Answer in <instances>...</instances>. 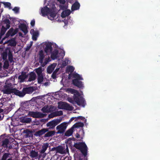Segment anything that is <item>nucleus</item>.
<instances>
[{
	"instance_id": "nucleus-1",
	"label": "nucleus",
	"mask_w": 160,
	"mask_h": 160,
	"mask_svg": "<svg viewBox=\"0 0 160 160\" xmlns=\"http://www.w3.org/2000/svg\"><path fill=\"white\" fill-rule=\"evenodd\" d=\"M73 99L71 98H68V101L73 104L77 103L79 106L84 107L86 104L85 101L83 98L80 97V94H74L73 97Z\"/></svg>"
},
{
	"instance_id": "nucleus-2",
	"label": "nucleus",
	"mask_w": 160,
	"mask_h": 160,
	"mask_svg": "<svg viewBox=\"0 0 160 160\" xmlns=\"http://www.w3.org/2000/svg\"><path fill=\"white\" fill-rule=\"evenodd\" d=\"M73 147L76 149L79 150L84 157L87 156L88 148L84 142H74Z\"/></svg>"
},
{
	"instance_id": "nucleus-3",
	"label": "nucleus",
	"mask_w": 160,
	"mask_h": 160,
	"mask_svg": "<svg viewBox=\"0 0 160 160\" xmlns=\"http://www.w3.org/2000/svg\"><path fill=\"white\" fill-rule=\"evenodd\" d=\"M73 147L76 149L79 150L84 157L87 156L88 148L84 142H74Z\"/></svg>"
},
{
	"instance_id": "nucleus-4",
	"label": "nucleus",
	"mask_w": 160,
	"mask_h": 160,
	"mask_svg": "<svg viewBox=\"0 0 160 160\" xmlns=\"http://www.w3.org/2000/svg\"><path fill=\"white\" fill-rule=\"evenodd\" d=\"M33 90V88L31 87L23 88L22 91L17 89L16 95L20 97H23L26 94L32 93Z\"/></svg>"
},
{
	"instance_id": "nucleus-5",
	"label": "nucleus",
	"mask_w": 160,
	"mask_h": 160,
	"mask_svg": "<svg viewBox=\"0 0 160 160\" xmlns=\"http://www.w3.org/2000/svg\"><path fill=\"white\" fill-rule=\"evenodd\" d=\"M11 86L12 84L11 83H6L4 86V88L3 90V93L7 94H9L12 93L16 95L17 89L15 88H11Z\"/></svg>"
},
{
	"instance_id": "nucleus-6",
	"label": "nucleus",
	"mask_w": 160,
	"mask_h": 160,
	"mask_svg": "<svg viewBox=\"0 0 160 160\" xmlns=\"http://www.w3.org/2000/svg\"><path fill=\"white\" fill-rule=\"evenodd\" d=\"M68 126V123L66 122H62L57 126L56 128V130H57L56 133L60 134L63 133L65 132Z\"/></svg>"
},
{
	"instance_id": "nucleus-7",
	"label": "nucleus",
	"mask_w": 160,
	"mask_h": 160,
	"mask_svg": "<svg viewBox=\"0 0 160 160\" xmlns=\"http://www.w3.org/2000/svg\"><path fill=\"white\" fill-rule=\"evenodd\" d=\"M61 119H56L48 122L46 124L47 127L49 129H53L61 121Z\"/></svg>"
},
{
	"instance_id": "nucleus-8",
	"label": "nucleus",
	"mask_w": 160,
	"mask_h": 160,
	"mask_svg": "<svg viewBox=\"0 0 160 160\" xmlns=\"http://www.w3.org/2000/svg\"><path fill=\"white\" fill-rule=\"evenodd\" d=\"M28 115L34 118H42L44 117V114L40 112L30 111Z\"/></svg>"
},
{
	"instance_id": "nucleus-9",
	"label": "nucleus",
	"mask_w": 160,
	"mask_h": 160,
	"mask_svg": "<svg viewBox=\"0 0 160 160\" xmlns=\"http://www.w3.org/2000/svg\"><path fill=\"white\" fill-rule=\"evenodd\" d=\"M49 146V144L48 143H43L42 147L41 149L40 150V153L42 155V158H44L46 156V153H45Z\"/></svg>"
},
{
	"instance_id": "nucleus-10",
	"label": "nucleus",
	"mask_w": 160,
	"mask_h": 160,
	"mask_svg": "<svg viewBox=\"0 0 160 160\" xmlns=\"http://www.w3.org/2000/svg\"><path fill=\"white\" fill-rule=\"evenodd\" d=\"M30 156L32 158H34L35 159H40L42 157V155H41L40 153L38 154V152L36 151L35 150H32L30 152Z\"/></svg>"
},
{
	"instance_id": "nucleus-11",
	"label": "nucleus",
	"mask_w": 160,
	"mask_h": 160,
	"mask_svg": "<svg viewBox=\"0 0 160 160\" xmlns=\"http://www.w3.org/2000/svg\"><path fill=\"white\" fill-rule=\"evenodd\" d=\"M49 131V128H43L40 130L36 131L34 133V135L36 136L40 137Z\"/></svg>"
},
{
	"instance_id": "nucleus-12",
	"label": "nucleus",
	"mask_w": 160,
	"mask_h": 160,
	"mask_svg": "<svg viewBox=\"0 0 160 160\" xmlns=\"http://www.w3.org/2000/svg\"><path fill=\"white\" fill-rule=\"evenodd\" d=\"M57 13V12L55 10L54 8H52L50 10L48 14L49 16H48V18L49 19L52 20L56 17Z\"/></svg>"
},
{
	"instance_id": "nucleus-13",
	"label": "nucleus",
	"mask_w": 160,
	"mask_h": 160,
	"mask_svg": "<svg viewBox=\"0 0 160 160\" xmlns=\"http://www.w3.org/2000/svg\"><path fill=\"white\" fill-rule=\"evenodd\" d=\"M61 109L68 110H72L73 107L66 102H62L60 105Z\"/></svg>"
},
{
	"instance_id": "nucleus-14",
	"label": "nucleus",
	"mask_w": 160,
	"mask_h": 160,
	"mask_svg": "<svg viewBox=\"0 0 160 160\" xmlns=\"http://www.w3.org/2000/svg\"><path fill=\"white\" fill-rule=\"evenodd\" d=\"M51 9V8H48L47 6L42 8L41 9V13L42 16L44 17L48 15L49 14V12H50Z\"/></svg>"
},
{
	"instance_id": "nucleus-15",
	"label": "nucleus",
	"mask_w": 160,
	"mask_h": 160,
	"mask_svg": "<svg viewBox=\"0 0 160 160\" xmlns=\"http://www.w3.org/2000/svg\"><path fill=\"white\" fill-rule=\"evenodd\" d=\"M71 78H75V79H78V80H83V78L79 74L74 72L73 73H70L68 75V79H70Z\"/></svg>"
},
{
	"instance_id": "nucleus-16",
	"label": "nucleus",
	"mask_w": 160,
	"mask_h": 160,
	"mask_svg": "<svg viewBox=\"0 0 160 160\" xmlns=\"http://www.w3.org/2000/svg\"><path fill=\"white\" fill-rule=\"evenodd\" d=\"M80 80L78 79H74L72 80V82L74 85L79 88H82L83 87V85L82 82L80 81Z\"/></svg>"
},
{
	"instance_id": "nucleus-17",
	"label": "nucleus",
	"mask_w": 160,
	"mask_h": 160,
	"mask_svg": "<svg viewBox=\"0 0 160 160\" xmlns=\"http://www.w3.org/2000/svg\"><path fill=\"white\" fill-rule=\"evenodd\" d=\"M52 44L51 42H48L46 44V47L44 49V51L47 53L51 52L52 50Z\"/></svg>"
},
{
	"instance_id": "nucleus-18",
	"label": "nucleus",
	"mask_w": 160,
	"mask_h": 160,
	"mask_svg": "<svg viewBox=\"0 0 160 160\" xmlns=\"http://www.w3.org/2000/svg\"><path fill=\"white\" fill-rule=\"evenodd\" d=\"M45 55L44 54V52L43 50H41L39 51V62L40 63H42L43 60L44 58Z\"/></svg>"
},
{
	"instance_id": "nucleus-19",
	"label": "nucleus",
	"mask_w": 160,
	"mask_h": 160,
	"mask_svg": "<svg viewBox=\"0 0 160 160\" xmlns=\"http://www.w3.org/2000/svg\"><path fill=\"white\" fill-rule=\"evenodd\" d=\"M15 34V33L14 31V29L13 28H11L10 30L8 32L6 35V37L3 38L2 40L3 41L6 38H7L10 36H13Z\"/></svg>"
},
{
	"instance_id": "nucleus-20",
	"label": "nucleus",
	"mask_w": 160,
	"mask_h": 160,
	"mask_svg": "<svg viewBox=\"0 0 160 160\" xmlns=\"http://www.w3.org/2000/svg\"><path fill=\"white\" fill-rule=\"evenodd\" d=\"M58 51L57 49H55L51 52V57L53 60H55L58 57Z\"/></svg>"
},
{
	"instance_id": "nucleus-21",
	"label": "nucleus",
	"mask_w": 160,
	"mask_h": 160,
	"mask_svg": "<svg viewBox=\"0 0 160 160\" xmlns=\"http://www.w3.org/2000/svg\"><path fill=\"white\" fill-rule=\"evenodd\" d=\"M19 28L24 33V35H26L28 32L27 28L26 25L24 24H21L19 26Z\"/></svg>"
},
{
	"instance_id": "nucleus-22",
	"label": "nucleus",
	"mask_w": 160,
	"mask_h": 160,
	"mask_svg": "<svg viewBox=\"0 0 160 160\" xmlns=\"http://www.w3.org/2000/svg\"><path fill=\"white\" fill-rule=\"evenodd\" d=\"M26 73L25 72L22 71L21 74L18 77V79L23 82L25 79L28 77V75H26Z\"/></svg>"
},
{
	"instance_id": "nucleus-23",
	"label": "nucleus",
	"mask_w": 160,
	"mask_h": 160,
	"mask_svg": "<svg viewBox=\"0 0 160 160\" xmlns=\"http://www.w3.org/2000/svg\"><path fill=\"white\" fill-rule=\"evenodd\" d=\"M71 13V12L69 10H65L62 12L61 17L63 18H65L66 16H69Z\"/></svg>"
},
{
	"instance_id": "nucleus-24",
	"label": "nucleus",
	"mask_w": 160,
	"mask_h": 160,
	"mask_svg": "<svg viewBox=\"0 0 160 160\" xmlns=\"http://www.w3.org/2000/svg\"><path fill=\"white\" fill-rule=\"evenodd\" d=\"M80 7L79 3L78 2H76L73 3L72 6V9L73 10H75L78 9Z\"/></svg>"
},
{
	"instance_id": "nucleus-25",
	"label": "nucleus",
	"mask_w": 160,
	"mask_h": 160,
	"mask_svg": "<svg viewBox=\"0 0 160 160\" xmlns=\"http://www.w3.org/2000/svg\"><path fill=\"white\" fill-rule=\"evenodd\" d=\"M74 128L72 127L70 128L69 129L65 132L64 136L69 137L71 136L73 132Z\"/></svg>"
},
{
	"instance_id": "nucleus-26",
	"label": "nucleus",
	"mask_w": 160,
	"mask_h": 160,
	"mask_svg": "<svg viewBox=\"0 0 160 160\" xmlns=\"http://www.w3.org/2000/svg\"><path fill=\"white\" fill-rule=\"evenodd\" d=\"M55 133L56 132L54 131H48L45 134L44 137V138H48L52 137L55 134Z\"/></svg>"
},
{
	"instance_id": "nucleus-27",
	"label": "nucleus",
	"mask_w": 160,
	"mask_h": 160,
	"mask_svg": "<svg viewBox=\"0 0 160 160\" xmlns=\"http://www.w3.org/2000/svg\"><path fill=\"white\" fill-rule=\"evenodd\" d=\"M36 75L34 72H31L29 74L28 81L29 82H31L35 80L36 78Z\"/></svg>"
},
{
	"instance_id": "nucleus-28",
	"label": "nucleus",
	"mask_w": 160,
	"mask_h": 160,
	"mask_svg": "<svg viewBox=\"0 0 160 160\" xmlns=\"http://www.w3.org/2000/svg\"><path fill=\"white\" fill-rule=\"evenodd\" d=\"M55 67V65L53 64H51L48 66L47 68V71L48 73H51L54 70Z\"/></svg>"
},
{
	"instance_id": "nucleus-29",
	"label": "nucleus",
	"mask_w": 160,
	"mask_h": 160,
	"mask_svg": "<svg viewBox=\"0 0 160 160\" xmlns=\"http://www.w3.org/2000/svg\"><path fill=\"white\" fill-rule=\"evenodd\" d=\"M84 126V124L83 123L78 122L75 123L72 127L74 128H82Z\"/></svg>"
},
{
	"instance_id": "nucleus-30",
	"label": "nucleus",
	"mask_w": 160,
	"mask_h": 160,
	"mask_svg": "<svg viewBox=\"0 0 160 160\" xmlns=\"http://www.w3.org/2000/svg\"><path fill=\"white\" fill-rule=\"evenodd\" d=\"M9 43L10 46H15L16 45V42L15 40L13 39H11L8 40L7 42H5V43Z\"/></svg>"
},
{
	"instance_id": "nucleus-31",
	"label": "nucleus",
	"mask_w": 160,
	"mask_h": 160,
	"mask_svg": "<svg viewBox=\"0 0 160 160\" xmlns=\"http://www.w3.org/2000/svg\"><path fill=\"white\" fill-rule=\"evenodd\" d=\"M21 121L23 123H30L32 121V119L30 118L24 117L21 119Z\"/></svg>"
},
{
	"instance_id": "nucleus-32",
	"label": "nucleus",
	"mask_w": 160,
	"mask_h": 160,
	"mask_svg": "<svg viewBox=\"0 0 160 160\" xmlns=\"http://www.w3.org/2000/svg\"><path fill=\"white\" fill-rule=\"evenodd\" d=\"M8 59L10 63L14 62L12 54V52L10 50H9L8 52Z\"/></svg>"
},
{
	"instance_id": "nucleus-33",
	"label": "nucleus",
	"mask_w": 160,
	"mask_h": 160,
	"mask_svg": "<svg viewBox=\"0 0 160 160\" xmlns=\"http://www.w3.org/2000/svg\"><path fill=\"white\" fill-rule=\"evenodd\" d=\"M74 67L72 66H70L67 67L66 72L67 73L70 72V73H72L74 71Z\"/></svg>"
},
{
	"instance_id": "nucleus-34",
	"label": "nucleus",
	"mask_w": 160,
	"mask_h": 160,
	"mask_svg": "<svg viewBox=\"0 0 160 160\" xmlns=\"http://www.w3.org/2000/svg\"><path fill=\"white\" fill-rule=\"evenodd\" d=\"M63 112L62 111H58L52 113V115H53V116L52 117V118L54 117L57 116H60L62 115Z\"/></svg>"
},
{
	"instance_id": "nucleus-35",
	"label": "nucleus",
	"mask_w": 160,
	"mask_h": 160,
	"mask_svg": "<svg viewBox=\"0 0 160 160\" xmlns=\"http://www.w3.org/2000/svg\"><path fill=\"white\" fill-rule=\"evenodd\" d=\"M9 143V140L8 138H5L2 141V146L4 148H7Z\"/></svg>"
},
{
	"instance_id": "nucleus-36",
	"label": "nucleus",
	"mask_w": 160,
	"mask_h": 160,
	"mask_svg": "<svg viewBox=\"0 0 160 160\" xmlns=\"http://www.w3.org/2000/svg\"><path fill=\"white\" fill-rule=\"evenodd\" d=\"M3 22L4 24H6V29H8L10 27V20L6 18L4 20Z\"/></svg>"
},
{
	"instance_id": "nucleus-37",
	"label": "nucleus",
	"mask_w": 160,
	"mask_h": 160,
	"mask_svg": "<svg viewBox=\"0 0 160 160\" xmlns=\"http://www.w3.org/2000/svg\"><path fill=\"white\" fill-rule=\"evenodd\" d=\"M43 113H48L50 112V108H49L48 106H45L41 109Z\"/></svg>"
},
{
	"instance_id": "nucleus-38",
	"label": "nucleus",
	"mask_w": 160,
	"mask_h": 160,
	"mask_svg": "<svg viewBox=\"0 0 160 160\" xmlns=\"http://www.w3.org/2000/svg\"><path fill=\"white\" fill-rule=\"evenodd\" d=\"M10 154L8 153H4L2 156L1 160H7Z\"/></svg>"
},
{
	"instance_id": "nucleus-39",
	"label": "nucleus",
	"mask_w": 160,
	"mask_h": 160,
	"mask_svg": "<svg viewBox=\"0 0 160 160\" xmlns=\"http://www.w3.org/2000/svg\"><path fill=\"white\" fill-rule=\"evenodd\" d=\"M43 80V76L42 74L38 75V83H41Z\"/></svg>"
},
{
	"instance_id": "nucleus-40",
	"label": "nucleus",
	"mask_w": 160,
	"mask_h": 160,
	"mask_svg": "<svg viewBox=\"0 0 160 160\" xmlns=\"http://www.w3.org/2000/svg\"><path fill=\"white\" fill-rule=\"evenodd\" d=\"M1 56L2 59L4 60H7V58L8 56V53L7 52H3Z\"/></svg>"
},
{
	"instance_id": "nucleus-41",
	"label": "nucleus",
	"mask_w": 160,
	"mask_h": 160,
	"mask_svg": "<svg viewBox=\"0 0 160 160\" xmlns=\"http://www.w3.org/2000/svg\"><path fill=\"white\" fill-rule=\"evenodd\" d=\"M78 119H80L82 120L84 123H86L87 122V119L85 118V117L81 116H79L78 117H76V119L75 120V121H76Z\"/></svg>"
},
{
	"instance_id": "nucleus-42",
	"label": "nucleus",
	"mask_w": 160,
	"mask_h": 160,
	"mask_svg": "<svg viewBox=\"0 0 160 160\" xmlns=\"http://www.w3.org/2000/svg\"><path fill=\"white\" fill-rule=\"evenodd\" d=\"M49 61V58H46L45 59V61L44 62H42V63H41L42 66L44 67L48 63Z\"/></svg>"
},
{
	"instance_id": "nucleus-43",
	"label": "nucleus",
	"mask_w": 160,
	"mask_h": 160,
	"mask_svg": "<svg viewBox=\"0 0 160 160\" xmlns=\"http://www.w3.org/2000/svg\"><path fill=\"white\" fill-rule=\"evenodd\" d=\"M7 29H6V28H4L3 26H2L1 29V32L0 33V35H1V36L2 37V36L5 34L6 30Z\"/></svg>"
},
{
	"instance_id": "nucleus-44",
	"label": "nucleus",
	"mask_w": 160,
	"mask_h": 160,
	"mask_svg": "<svg viewBox=\"0 0 160 160\" xmlns=\"http://www.w3.org/2000/svg\"><path fill=\"white\" fill-rule=\"evenodd\" d=\"M36 72L37 73L38 75L42 74V68L41 67L38 68L36 69Z\"/></svg>"
},
{
	"instance_id": "nucleus-45",
	"label": "nucleus",
	"mask_w": 160,
	"mask_h": 160,
	"mask_svg": "<svg viewBox=\"0 0 160 160\" xmlns=\"http://www.w3.org/2000/svg\"><path fill=\"white\" fill-rule=\"evenodd\" d=\"M4 62L3 68L5 69H8L9 66V62L8 60H4Z\"/></svg>"
},
{
	"instance_id": "nucleus-46",
	"label": "nucleus",
	"mask_w": 160,
	"mask_h": 160,
	"mask_svg": "<svg viewBox=\"0 0 160 160\" xmlns=\"http://www.w3.org/2000/svg\"><path fill=\"white\" fill-rule=\"evenodd\" d=\"M3 3L5 6V7L8 8L9 9L11 8V3L9 2H3Z\"/></svg>"
},
{
	"instance_id": "nucleus-47",
	"label": "nucleus",
	"mask_w": 160,
	"mask_h": 160,
	"mask_svg": "<svg viewBox=\"0 0 160 160\" xmlns=\"http://www.w3.org/2000/svg\"><path fill=\"white\" fill-rule=\"evenodd\" d=\"M69 91L71 93L74 94H79V93L77 90L73 89L70 88Z\"/></svg>"
},
{
	"instance_id": "nucleus-48",
	"label": "nucleus",
	"mask_w": 160,
	"mask_h": 160,
	"mask_svg": "<svg viewBox=\"0 0 160 160\" xmlns=\"http://www.w3.org/2000/svg\"><path fill=\"white\" fill-rule=\"evenodd\" d=\"M25 132L26 134V136L27 137H30V135H29L30 134H31L32 132L31 131L28 130V129H27L25 131Z\"/></svg>"
},
{
	"instance_id": "nucleus-49",
	"label": "nucleus",
	"mask_w": 160,
	"mask_h": 160,
	"mask_svg": "<svg viewBox=\"0 0 160 160\" xmlns=\"http://www.w3.org/2000/svg\"><path fill=\"white\" fill-rule=\"evenodd\" d=\"M3 112V110L2 109H0V120H2L4 117V115L2 113Z\"/></svg>"
},
{
	"instance_id": "nucleus-50",
	"label": "nucleus",
	"mask_w": 160,
	"mask_h": 160,
	"mask_svg": "<svg viewBox=\"0 0 160 160\" xmlns=\"http://www.w3.org/2000/svg\"><path fill=\"white\" fill-rule=\"evenodd\" d=\"M19 8L18 7H15L12 10L16 13H18L19 12Z\"/></svg>"
},
{
	"instance_id": "nucleus-51",
	"label": "nucleus",
	"mask_w": 160,
	"mask_h": 160,
	"mask_svg": "<svg viewBox=\"0 0 160 160\" xmlns=\"http://www.w3.org/2000/svg\"><path fill=\"white\" fill-rule=\"evenodd\" d=\"M57 150L59 152L62 153L63 151V148L62 147H59L58 148Z\"/></svg>"
},
{
	"instance_id": "nucleus-52",
	"label": "nucleus",
	"mask_w": 160,
	"mask_h": 160,
	"mask_svg": "<svg viewBox=\"0 0 160 160\" xmlns=\"http://www.w3.org/2000/svg\"><path fill=\"white\" fill-rule=\"evenodd\" d=\"M32 30H33V31L34 32L33 33V35H34L35 36H36L37 37L39 35L38 32V31L34 32V29H32L31 30V31Z\"/></svg>"
},
{
	"instance_id": "nucleus-53",
	"label": "nucleus",
	"mask_w": 160,
	"mask_h": 160,
	"mask_svg": "<svg viewBox=\"0 0 160 160\" xmlns=\"http://www.w3.org/2000/svg\"><path fill=\"white\" fill-rule=\"evenodd\" d=\"M76 119V117H73L71 118L69 120V121L68 122H67L68 123V124L69 123H71V122H72L73 120L74 119Z\"/></svg>"
},
{
	"instance_id": "nucleus-54",
	"label": "nucleus",
	"mask_w": 160,
	"mask_h": 160,
	"mask_svg": "<svg viewBox=\"0 0 160 160\" xmlns=\"http://www.w3.org/2000/svg\"><path fill=\"white\" fill-rule=\"evenodd\" d=\"M75 139L74 138H69L68 139V142L69 144H70L72 142L71 141V140H73V141H75Z\"/></svg>"
},
{
	"instance_id": "nucleus-55",
	"label": "nucleus",
	"mask_w": 160,
	"mask_h": 160,
	"mask_svg": "<svg viewBox=\"0 0 160 160\" xmlns=\"http://www.w3.org/2000/svg\"><path fill=\"white\" fill-rule=\"evenodd\" d=\"M35 24V21L34 19L32 20L30 24L33 27Z\"/></svg>"
},
{
	"instance_id": "nucleus-56",
	"label": "nucleus",
	"mask_w": 160,
	"mask_h": 160,
	"mask_svg": "<svg viewBox=\"0 0 160 160\" xmlns=\"http://www.w3.org/2000/svg\"><path fill=\"white\" fill-rule=\"evenodd\" d=\"M58 1L60 3L63 4H64L66 2L65 0H58Z\"/></svg>"
},
{
	"instance_id": "nucleus-57",
	"label": "nucleus",
	"mask_w": 160,
	"mask_h": 160,
	"mask_svg": "<svg viewBox=\"0 0 160 160\" xmlns=\"http://www.w3.org/2000/svg\"><path fill=\"white\" fill-rule=\"evenodd\" d=\"M31 46H32V45H31L30 46H27L26 48V51H28L31 48Z\"/></svg>"
},
{
	"instance_id": "nucleus-58",
	"label": "nucleus",
	"mask_w": 160,
	"mask_h": 160,
	"mask_svg": "<svg viewBox=\"0 0 160 160\" xmlns=\"http://www.w3.org/2000/svg\"><path fill=\"white\" fill-rule=\"evenodd\" d=\"M37 37L36 36H35L34 35H32V39L34 41H36L37 40Z\"/></svg>"
},
{
	"instance_id": "nucleus-59",
	"label": "nucleus",
	"mask_w": 160,
	"mask_h": 160,
	"mask_svg": "<svg viewBox=\"0 0 160 160\" xmlns=\"http://www.w3.org/2000/svg\"><path fill=\"white\" fill-rule=\"evenodd\" d=\"M52 77L53 79H55L56 78V75L54 74V72L52 73Z\"/></svg>"
},
{
	"instance_id": "nucleus-60",
	"label": "nucleus",
	"mask_w": 160,
	"mask_h": 160,
	"mask_svg": "<svg viewBox=\"0 0 160 160\" xmlns=\"http://www.w3.org/2000/svg\"><path fill=\"white\" fill-rule=\"evenodd\" d=\"M19 35L20 36H21L22 37H23L22 36V34L21 32H19Z\"/></svg>"
},
{
	"instance_id": "nucleus-61",
	"label": "nucleus",
	"mask_w": 160,
	"mask_h": 160,
	"mask_svg": "<svg viewBox=\"0 0 160 160\" xmlns=\"http://www.w3.org/2000/svg\"><path fill=\"white\" fill-rule=\"evenodd\" d=\"M48 85V82H45L44 83V85L45 86H47Z\"/></svg>"
},
{
	"instance_id": "nucleus-62",
	"label": "nucleus",
	"mask_w": 160,
	"mask_h": 160,
	"mask_svg": "<svg viewBox=\"0 0 160 160\" xmlns=\"http://www.w3.org/2000/svg\"><path fill=\"white\" fill-rule=\"evenodd\" d=\"M76 138H78L80 137V135L79 134H77V135L76 137Z\"/></svg>"
},
{
	"instance_id": "nucleus-63",
	"label": "nucleus",
	"mask_w": 160,
	"mask_h": 160,
	"mask_svg": "<svg viewBox=\"0 0 160 160\" xmlns=\"http://www.w3.org/2000/svg\"><path fill=\"white\" fill-rule=\"evenodd\" d=\"M59 68L56 69V70H55V71H54V72H57L58 71V70H59Z\"/></svg>"
},
{
	"instance_id": "nucleus-64",
	"label": "nucleus",
	"mask_w": 160,
	"mask_h": 160,
	"mask_svg": "<svg viewBox=\"0 0 160 160\" xmlns=\"http://www.w3.org/2000/svg\"><path fill=\"white\" fill-rule=\"evenodd\" d=\"M7 160H13V159L12 158H10L8 159Z\"/></svg>"
}]
</instances>
